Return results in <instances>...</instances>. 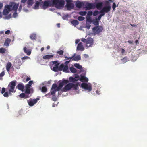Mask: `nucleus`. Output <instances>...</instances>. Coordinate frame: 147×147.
I'll list each match as a JSON object with an SVG mask.
<instances>
[{
    "instance_id": "nucleus-1",
    "label": "nucleus",
    "mask_w": 147,
    "mask_h": 147,
    "mask_svg": "<svg viewBox=\"0 0 147 147\" xmlns=\"http://www.w3.org/2000/svg\"><path fill=\"white\" fill-rule=\"evenodd\" d=\"M78 83H77L76 84H74L73 83H69L66 85L62 89L63 92H66L73 88L74 90H76L78 87Z\"/></svg>"
},
{
    "instance_id": "nucleus-2",
    "label": "nucleus",
    "mask_w": 147,
    "mask_h": 147,
    "mask_svg": "<svg viewBox=\"0 0 147 147\" xmlns=\"http://www.w3.org/2000/svg\"><path fill=\"white\" fill-rule=\"evenodd\" d=\"M81 41L86 43V47H92L94 44V40L91 37H88L87 39L82 38Z\"/></svg>"
},
{
    "instance_id": "nucleus-3",
    "label": "nucleus",
    "mask_w": 147,
    "mask_h": 147,
    "mask_svg": "<svg viewBox=\"0 0 147 147\" xmlns=\"http://www.w3.org/2000/svg\"><path fill=\"white\" fill-rule=\"evenodd\" d=\"M16 85V81H13L10 82L7 88H6L7 89H8L9 90V94H11V93H14L15 92L14 89Z\"/></svg>"
},
{
    "instance_id": "nucleus-4",
    "label": "nucleus",
    "mask_w": 147,
    "mask_h": 147,
    "mask_svg": "<svg viewBox=\"0 0 147 147\" xmlns=\"http://www.w3.org/2000/svg\"><path fill=\"white\" fill-rule=\"evenodd\" d=\"M54 2L53 5H55L57 8L59 9L63 8L65 3L64 1L63 0H56Z\"/></svg>"
},
{
    "instance_id": "nucleus-5",
    "label": "nucleus",
    "mask_w": 147,
    "mask_h": 147,
    "mask_svg": "<svg viewBox=\"0 0 147 147\" xmlns=\"http://www.w3.org/2000/svg\"><path fill=\"white\" fill-rule=\"evenodd\" d=\"M103 30V28L102 27L100 26H98L93 27L92 29V31L94 34H96L100 33L102 32Z\"/></svg>"
},
{
    "instance_id": "nucleus-6",
    "label": "nucleus",
    "mask_w": 147,
    "mask_h": 147,
    "mask_svg": "<svg viewBox=\"0 0 147 147\" xmlns=\"http://www.w3.org/2000/svg\"><path fill=\"white\" fill-rule=\"evenodd\" d=\"M60 63H58L55 65L53 69V70L55 72H57L58 71H63V64H61L59 66Z\"/></svg>"
},
{
    "instance_id": "nucleus-7",
    "label": "nucleus",
    "mask_w": 147,
    "mask_h": 147,
    "mask_svg": "<svg viewBox=\"0 0 147 147\" xmlns=\"http://www.w3.org/2000/svg\"><path fill=\"white\" fill-rule=\"evenodd\" d=\"M42 9H45L48 7H51L53 5L52 3L50 1H45L42 3Z\"/></svg>"
},
{
    "instance_id": "nucleus-8",
    "label": "nucleus",
    "mask_w": 147,
    "mask_h": 147,
    "mask_svg": "<svg viewBox=\"0 0 147 147\" xmlns=\"http://www.w3.org/2000/svg\"><path fill=\"white\" fill-rule=\"evenodd\" d=\"M68 82L69 81L68 80L65 79L63 80L59 84L57 90H59L64 85L67 84Z\"/></svg>"
},
{
    "instance_id": "nucleus-9",
    "label": "nucleus",
    "mask_w": 147,
    "mask_h": 147,
    "mask_svg": "<svg viewBox=\"0 0 147 147\" xmlns=\"http://www.w3.org/2000/svg\"><path fill=\"white\" fill-rule=\"evenodd\" d=\"M66 7L67 9L70 10L73 9L74 7V5L72 3V0H66Z\"/></svg>"
},
{
    "instance_id": "nucleus-10",
    "label": "nucleus",
    "mask_w": 147,
    "mask_h": 147,
    "mask_svg": "<svg viewBox=\"0 0 147 147\" xmlns=\"http://www.w3.org/2000/svg\"><path fill=\"white\" fill-rule=\"evenodd\" d=\"M70 60L67 61H66L63 64V71L66 73H68L69 72L68 71V64L70 62Z\"/></svg>"
},
{
    "instance_id": "nucleus-11",
    "label": "nucleus",
    "mask_w": 147,
    "mask_h": 147,
    "mask_svg": "<svg viewBox=\"0 0 147 147\" xmlns=\"http://www.w3.org/2000/svg\"><path fill=\"white\" fill-rule=\"evenodd\" d=\"M81 86L84 89L88 90L89 92L91 91L92 88L91 86L88 85V84L86 83H82L81 84Z\"/></svg>"
},
{
    "instance_id": "nucleus-12",
    "label": "nucleus",
    "mask_w": 147,
    "mask_h": 147,
    "mask_svg": "<svg viewBox=\"0 0 147 147\" xmlns=\"http://www.w3.org/2000/svg\"><path fill=\"white\" fill-rule=\"evenodd\" d=\"M33 89L31 88L30 87L28 86H25V92L26 94H29L30 93H33Z\"/></svg>"
},
{
    "instance_id": "nucleus-13",
    "label": "nucleus",
    "mask_w": 147,
    "mask_h": 147,
    "mask_svg": "<svg viewBox=\"0 0 147 147\" xmlns=\"http://www.w3.org/2000/svg\"><path fill=\"white\" fill-rule=\"evenodd\" d=\"M111 9V7L110 5L105 6H104L103 8L101 9V11L105 12L106 13H107L109 12Z\"/></svg>"
},
{
    "instance_id": "nucleus-14",
    "label": "nucleus",
    "mask_w": 147,
    "mask_h": 147,
    "mask_svg": "<svg viewBox=\"0 0 147 147\" xmlns=\"http://www.w3.org/2000/svg\"><path fill=\"white\" fill-rule=\"evenodd\" d=\"M39 100V98H36L35 99H33L30 101H28V103L30 106H33L34 104L36 103Z\"/></svg>"
},
{
    "instance_id": "nucleus-15",
    "label": "nucleus",
    "mask_w": 147,
    "mask_h": 147,
    "mask_svg": "<svg viewBox=\"0 0 147 147\" xmlns=\"http://www.w3.org/2000/svg\"><path fill=\"white\" fill-rule=\"evenodd\" d=\"M43 1L42 0H39V1H37L35 4L34 6V8L35 9H39V5H42Z\"/></svg>"
},
{
    "instance_id": "nucleus-16",
    "label": "nucleus",
    "mask_w": 147,
    "mask_h": 147,
    "mask_svg": "<svg viewBox=\"0 0 147 147\" xmlns=\"http://www.w3.org/2000/svg\"><path fill=\"white\" fill-rule=\"evenodd\" d=\"M84 49V48L83 46L82 42H80L78 44L77 48V50L83 51Z\"/></svg>"
},
{
    "instance_id": "nucleus-17",
    "label": "nucleus",
    "mask_w": 147,
    "mask_h": 147,
    "mask_svg": "<svg viewBox=\"0 0 147 147\" xmlns=\"http://www.w3.org/2000/svg\"><path fill=\"white\" fill-rule=\"evenodd\" d=\"M13 67L12 66V64L10 62H8L7 64L6 65V69L7 71L9 73L11 68Z\"/></svg>"
},
{
    "instance_id": "nucleus-18",
    "label": "nucleus",
    "mask_w": 147,
    "mask_h": 147,
    "mask_svg": "<svg viewBox=\"0 0 147 147\" xmlns=\"http://www.w3.org/2000/svg\"><path fill=\"white\" fill-rule=\"evenodd\" d=\"M80 80L82 82H88V79L84 76L81 75V77L80 78Z\"/></svg>"
},
{
    "instance_id": "nucleus-19",
    "label": "nucleus",
    "mask_w": 147,
    "mask_h": 147,
    "mask_svg": "<svg viewBox=\"0 0 147 147\" xmlns=\"http://www.w3.org/2000/svg\"><path fill=\"white\" fill-rule=\"evenodd\" d=\"M17 88L20 90L23 91L24 88V85L22 83H19L17 86Z\"/></svg>"
},
{
    "instance_id": "nucleus-20",
    "label": "nucleus",
    "mask_w": 147,
    "mask_h": 147,
    "mask_svg": "<svg viewBox=\"0 0 147 147\" xmlns=\"http://www.w3.org/2000/svg\"><path fill=\"white\" fill-rule=\"evenodd\" d=\"M83 5V3L82 2H80L79 1H77L76 3V6L78 8H81Z\"/></svg>"
},
{
    "instance_id": "nucleus-21",
    "label": "nucleus",
    "mask_w": 147,
    "mask_h": 147,
    "mask_svg": "<svg viewBox=\"0 0 147 147\" xmlns=\"http://www.w3.org/2000/svg\"><path fill=\"white\" fill-rule=\"evenodd\" d=\"M92 4L89 3H87L85 5V7L88 10L92 9Z\"/></svg>"
},
{
    "instance_id": "nucleus-22",
    "label": "nucleus",
    "mask_w": 147,
    "mask_h": 147,
    "mask_svg": "<svg viewBox=\"0 0 147 147\" xmlns=\"http://www.w3.org/2000/svg\"><path fill=\"white\" fill-rule=\"evenodd\" d=\"M24 51V52L27 54V55H29L31 53V51L29 49H27V48L26 47H24L23 49Z\"/></svg>"
},
{
    "instance_id": "nucleus-23",
    "label": "nucleus",
    "mask_w": 147,
    "mask_h": 147,
    "mask_svg": "<svg viewBox=\"0 0 147 147\" xmlns=\"http://www.w3.org/2000/svg\"><path fill=\"white\" fill-rule=\"evenodd\" d=\"M102 2H99L96 4V7L98 10L101 9L102 6Z\"/></svg>"
},
{
    "instance_id": "nucleus-24",
    "label": "nucleus",
    "mask_w": 147,
    "mask_h": 147,
    "mask_svg": "<svg viewBox=\"0 0 147 147\" xmlns=\"http://www.w3.org/2000/svg\"><path fill=\"white\" fill-rule=\"evenodd\" d=\"M30 38L32 40H36V34L35 33L31 34L30 35Z\"/></svg>"
},
{
    "instance_id": "nucleus-25",
    "label": "nucleus",
    "mask_w": 147,
    "mask_h": 147,
    "mask_svg": "<svg viewBox=\"0 0 147 147\" xmlns=\"http://www.w3.org/2000/svg\"><path fill=\"white\" fill-rule=\"evenodd\" d=\"M11 42V40L9 38L6 39L5 42L4 43V45L6 46H8Z\"/></svg>"
},
{
    "instance_id": "nucleus-26",
    "label": "nucleus",
    "mask_w": 147,
    "mask_h": 147,
    "mask_svg": "<svg viewBox=\"0 0 147 147\" xmlns=\"http://www.w3.org/2000/svg\"><path fill=\"white\" fill-rule=\"evenodd\" d=\"M53 55H47L43 57V59H48L52 58Z\"/></svg>"
},
{
    "instance_id": "nucleus-27",
    "label": "nucleus",
    "mask_w": 147,
    "mask_h": 147,
    "mask_svg": "<svg viewBox=\"0 0 147 147\" xmlns=\"http://www.w3.org/2000/svg\"><path fill=\"white\" fill-rule=\"evenodd\" d=\"M81 59V58L80 55H78L75 57H74L72 59V60L78 61L79 60H80Z\"/></svg>"
},
{
    "instance_id": "nucleus-28",
    "label": "nucleus",
    "mask_w": 147,
    "mask_h": 147,
    "mask_svg": "<svg viewBox=\"0 0 147 147\" xmlns=\"http://www.w3.org/2000/svg\"><path fill=\"white\" fill-rule=\"evenodd\" d=\"M71 24L75 26L79 24V22L76 20H74L71 21Z\"/></svg>"
},
{
    "instance_id": "nucleus-29",
    "label": "nucleus",
    "mask_w": 147,
    "mask_h": 147,
    "mask_svg": "<svg viewBox=\"0 0 147 147\" xmlns=\"http://www.w3.org/2000/svg\"><path fill=\"white\" fill-rule=\"evenodd\" d=\"M7 52V50L4 47L0 48V53L1 54H4L6 52Z\"/></svg>"
},
{
    "instance_id": "nucleus-30",
    "label": "nucleus",
    "mask_w": 147,
    "mask_h": 147,
    "mask_svg": "<svg viewBox=\"0 0 147 147\" xmlns=\"http://www.w3.org/2000/svg\"><path fill=\"white\" fill-rule=\"evenodd\" d=\"M19 6L18 4H15L12 8V10L16 11Z\"/></svg>"
},
{
    "instance_id": "nucleus-31",
    "label": "nucleus",
    "mask_w": 147,
    "mask_h": 147,
    "mask_svg": "<svg viewBox=\"0 0 147 147\" xmlns=\"http://www.w3.org/2000/svg\"><path fill=\"white\" fill-rule=\"evenodd\" d=\"M70 70L71 72L72 73H75L76 72L77 70L73 67H71L70 68Z\"/></svg>"
},
{
    "instance_id": "nucleus-32",
    "label": "nucleus",
    "mask_w": 147,
    "mask_h": 147,
    "mask_svg": "<svg viewBox=\"0 0 147 147\" xmlns=\"http://www.w3.org/2000/svg\"><path fill=\"white\" fill-rule=\"evenodd\" d=\"M47 87L45 86L42 87L41 89L42 92L45 93L47 91Z\"/></svg>"
},
{
    "instance_id": "nucleus-33",
    "label": "nucleus",
    "mask_w": 147,
    "mask_h": 147,
    "mask_svg": "<svg viewBox=\"0 0 147 147\" xmlns=\"http://www.w3.org/2000/svg\"><path fill=\"white\" fill-rule=\"evenodd\" d=\"M69 80L70 82H73L77 81L78 80V79L77 80L72 77H70L69 78Z\"/></svg>"
},
{
    "instance_id": "nucleus-34",
    "label": "nucleus",
    "mask_w": 147,
    "mask_h": 147,
    "mask_svg": "<svg viewBox=\"0 0 147 147\" xmlns=\"http://www.w3.org/2000/svg\"><path fill=\"white\" fill-rule=\"evenodd\" d=\"M74 66L76 68L79 69H82V66L81 65H80L79 64H75L74 65Z\"/></svg>"
},
{
    "instance_id": "nucleus-35",
    "label": "nucleus",
    "mask_w": 147,
    "mask_h": 147,
    "mask_svg": "<svg viewBox=\"0 0 147 147\" xmlns=\"http://www.w3.org/2000/svg\"><path fill=\"white\" fill-rule=\"evenodd\" d=\"M27 3L28 6H31L33 3V1L32 0H28Z\"/></svg>"
},
{
    "instance_id": "nucleus-36",
    "label": "nucleus",
    "mask_w": 147,
    "mask_h": 147,
    "mask_svg": "<svg viewBox=\"0 0 147 147\" xmlns=\"http://www.w3.org/2000/svg\"><path fill=\"white\" fill-rule=\"evenodd\" d=\"M91 23L88 22H86V27L88 29H89L91 26L90 25Z\"/></svg>"
},
{
    "instance_id": "nucleus-37",
    "label": "nucleus",
    "mask_w": 147,
    "mask_h": 147,
    "mask_svg": "<svg viewBox=\"0 0 147 147\" xmlns=\"http://www.w3.org/2000/svg\"><path fill=\"white\" fill-rule=\"evenodd\" d=\"M12 6L11 5H7L5 6V9H7L8 11H11V9L12 8Z\"/></svg>"
},
{
    "instance_id": "nucleus-38",
    "label": "nucleus",
    "mask_w": 147,
    "mask_h": 147,
    "mask_svg": "<svg viewBox=\"0 0 147 147\" xmlns=\"http://www.w3.org/2000/svg\"><path fill=\"white\" fill-rule=\"evenodd\" d=\"M57 87H58L57 85L56 84L54 83L52 85L51 90H56Z\"/></svg>"
},
{
    "instance_id": "nucleus-39",
    "label": "nucleus",
    "mask_w": 147,
    "mask_h": 147,
    "mask_svg": "<svg viewBox=\"0 0 147 147\" xmlns=\"http://www.w3.org/2000/svg\"><path fill=\"white\" fill-rule=\"evenodd\" d=\"M9 11L7 9H4L3 12V13L4 15H7L9 13Z\"/></svg>"
},
{
    "instance_id": "nucleus-40",
    "label": "nucleus",
    "mask_w": 147,
    "mask_h": 147,
    "mask_svg": "<svg viewBox=\"0 0 147 147\" xmlns=\"http://www.w3.org/2000/svg\"><path fill=\"white\" fill-rule=\"evenodd\" d=\"M93 23L95 25L97 26L99 24V22L97 19H96L93 21Z\"/></svg>"
},
{
    "instance_id": "nucleus-41",
    "label": "nucleus",
    "mask_w": 147,
    "mask_h": 147,
    "mask_svg": "<svg viewBox=\"0 0 147 147\" xmlns=\"http://www.w3.org/2000/svg\"><path fill=\"white\" fill-rule=\"evenodd\" d=\"M87 13L86 11H81L79 12V14L81 16H85Z\"/></svg>"
},
{
    "instance_id": "nucleus-42",
    "label": "nucleus",
    "mask_w": 147,
    "mask_h": 147,
    "mask_svg": "<svg viewBox=\"0 0 147 147\" xmlns=\"http://www.w3.org/2000/svg\"><path fill=\"white\" fill-rule=\"evenodd\" d=\"M121 61H122L123 63H125L127 61V57H125L122 59Z\"/></svg>"
},
{
    "instance_id": "nucleus-43",
    "label": "nucleus",
    "mask_w": 147,
    "mask_h": 147,
    "mask_svg": "<svg viewBox=\"0 0 147 147\" xmlns=\"http://www.w3.org/2000/svg\"><path fill=\"white\" fill-rule=\"evenodd\" d=\"M86 21L89 22L90 23H91L92 22V20L91 17L90 16L87 17H86Z\"/></svg>"
},
{
    "instance_id": "nucleus-44",
    "label": "nucleus",
    "mask_w": 147,
    "mask_h": 147,
    "mask_svg": "<svg viewBox=\"0 0 147 147\" xmlns=\"http://www.w3.org/2000/svg\"><path fill=\"white\" fill-rule=\"evenodd\" d=\"M5 75V72L4 71H3L0 74V80L2 79L1 78Z\"/></svg>"
},
{
    "instance_id": "nucleus-45",
    "label": "nucleus",
    "mask_w": 147,
    "mask_h": 147,
    "mask_svg": "<svg viewBox=\"0 0 147 147\" xmlns=\"http://www.w3.org/2000/svg\"><path fill=\"white\" fill-rule=\"evenodd\" d=\"M85 19V18L84 17H83L82 16H79L78 18V19L79 21H83Z\"/></svg>"
},
{
    "instance_id": "nucleus-46",
    "label": "nucleus",
    "mask_w": 147,
    "mask_h": 147,
    "mask_svg": "<svg viewBox=\"0 0 147 147\" xmlns=\"http://www.w3.org/2000/svg\"><path fill=\"white\" fill-rule=\"evenodd\" d=\"M19 97L21 98H24L26 96V95L24 93H22L19 95Z\"/></svg>"
},
{
    "instance_id": "nucleus-47",
    "label": "nucleus",
    "mask_w": 147,
    "mask_h": 147,
    "mask_svg": "<svg viewBox=\"0 0 147 147\" xmlns=\"http://www.w3.org/2000/svg\"><path fill=\"white\" fill-rule=\"evenodd\" d=\"M33 81H30L29 82L28 84L26 85V86L30 87Z\"/></svg>"
},
{
    "instance_id": "nucleus-48",
    "label": "nucleus",
    "mask_w": 147,
    "mask_h": 147,
    "mask_svg": "<svg viewBox=\"0 0 147 147\" xmlns=\"http://www.w3.org/2000/svg\"><path fill=\"white\" fill-rule=\"evenodd\" d=\"M57 88H56V90H53L51 92V94L52 95H53L55 93V92H56L57 91H59V90H57Z\"/></svg>"
},
{
    "instance_id": "nucleus-49",
    "label": "nucleus",
    "mask_w": 147,
    "mask_h": 147,
    "mask_svg": "<svg viewBox=\"0 0 147 147\" xmlns=\"http://www.w3.org/2000/svg\"><path fill=\"white\" fill-rule=\"evenodd\" d=\"M99 13L98 11L96 10L93 13V15L94 16H96Z\"/></svg>"
},
{
    "instance_id": "nucleus-50",
    "label": "nucleus",
    "mask_w": 147,
    "mask_h": 147,
    "mask_svg": "<svg viewBox=\"0 0 147 147\" xmlns=\"http://www.w3.org/2000/svg\"><path fill=\"white\" fill-rule=\"evenodd\" d=\"M52 99L54 101H56L57 100L56 96L54 95L52 96Z\"/></svg>"
},
{
    "instance_id": "nucleus-51",
    "label": "nucleus",
    "mask_w": 147,
    "mask_h": 147,
    "mask_svg": "<svg viewBox=\"0 0 147 147\" xmlns=\"http://www.w3.org/2000/svg\"><path fill=\"white\" fill-rule=\"evenodd\" d=\"M57 52L59 55H61L63 54L64 52L63 50H61L60 51H58Z\"/></svg>"
},
{
    "instance_id": "nucleus-52",
    "label": "nucleus",
    "mask_w": 147,
    "mask_h": 147,
    "mask_svg": "<svg viewBox=\"0 0 147 147\" xmlns=\"http://www.w3.org/2000/svg\"><path fill=\"white\" fill-rule=\"evenodd\" d=\"M116 4L115 3H113L112 5V8L113 9V11H114L116 8Z\"/></svg>"
},
{
    "instance_id": "nucleus-53",
    "label": "nucleus",
    "mask_w": 147,
    "mask_h": 147,
    "mask_svg": "<svg viewBox=\"0 0 147 147\" xmlns=\"http://www.w3.org/2000/svg\"><path fill=\"white\" fill-rule=\"evenodd\" d=\"M3 96L5 97H8L9 96V95L8 92H5L3 94Z\"/></svg>"
},
{
    "instance_id": "nucleus-54",
    "label": "nucleus",
    "mask_w": 147,
    "mask_h": 147,
    "mask_svg": "<svg viewBox=\"0 0 147 147\" xmlns=\"http://www.w3.org/2000/svg\"><path fill=\"white\" fill-rule=\"evenodd\" d=\"M93 14V12L91 11H89L88 12V15L89 16H91Z\"/></svg>"
},
{
    "instance_id": "nucleus-55",
    "label": "nucleus",
    "mask_w": 147,
    "mask_h": 147,
    "mask_svg": "<svg viewBox=\"0 0 147 147\" xmlns=\"http://www.w3.org/2000/svg\"><path fill=\"white\" fill-rule=\"evenodd\" d=\"M100 13H101L100 15L102 17V16H103L105 15V13H106L105 12L101 11V10L100 11Z\"/></svg>"
},
{
    "instance_id": "nucleus-56",
    "label": "nucleus",
    "mask_w": 147,
    "mask_h": 147,
    "mask_svg": "<svg viewBox=\"0 0 147 147\" xmlns=\"http://www.w3.org/2000/svg\"><path fill=\"white\" fill-rule=\"evenodd\" d=\"M5 88H4L3 87L2 88V90H1V93L2 94H3L5 93Z\"/></svg>"
},
{
    "instance_id": "nucleus-57",
    "label": "nucleus",
    "mask_w": 147,
    "mask_h": 147,
    "mask_svg": "<svg viewBox=\"0 0 147 147\" xmlns=\"http://www.w3.org/2000/svg\"><path fill=\"white\" fill-rule=\"evenodd\" d=\"M5 33L6 34H9L10 33V31L9 30H7L5 32Z\"/></svg>"
},
{
    "instance_id": "nucleus-58",
    "label": "nucleus",
    "mask_w": 147,
    "mask_h": 147,
    "mask_svg": "<svg viewBox=\"0 0 147 147\" xmlns=\"http://www.w3.org/2000/svg\"><path fill=\"white\" fill-rule=\"evenodd\" d=\"M75 55H76V54H74V55L71 57H69V58L68 59V60H69V59H72L75 56Z\"/></svg>"
},
{
    "instance_id": "nucleus-59",
    "label": "nucleus",
    "mask_w": 147,
    "mask_h": 147,
    "mask_svg": "<svg viewBox=\"0 0 147 147\" xmlns=\"http://www.w3.org/2000/svg\"><path fill=\"white\" fill-rule=\"evenodd\" d=\"M17 16V14L16 12H15L13 14V16L14 17H16Z\"/></svg>"
},
{
    "instance_id": "nucleus-60",
    "label": "nucleus",
    "mask_w": 147,
    "mask_h": 147,
    "mask_svg": "<svg viewBox=\"0 0 147 147\" xmlns=\"http://www.w3.org/2000/svg\"><path fill=\"white\" fill-rule=\"evenodd\" d=\"M52 63H53V65H55L56 64H58V63H58L57 61H53L52 62Z\"/></svg>"
},
{
    "instance_id": "nucleus-61",
    "label": "nucleus",
    "mask_w": 147,
    "mask_h": 147,
    "mask_svg": "<svg viewBox=\"0 0 147 147\" xmlns=\"http://www.w3.org/2000/svg\"><path fill=\"white\" fill-rule=\"evenodd\" d=\"M101 17L102 16L100 15L98 17V18L96 19H97V20H100L101 18Z\"/></svg>"
},
{
    "instance_id": "nucleus-62",
    "label": "nucleus",
    "mask_w": 147,
    "mask_h": 147,
    "mask_svg": "<svg viewBox=\"0 0 147 147\" xmlns=\"http://www.w3.org/2000/svg\"><path fill=\"white\" fill-rule=\"evenodd\" d=\"M29 57H28V56H25L24 57H23L22 58V60H24V59H26L27 58H28Z\"/></svg>"
},
{
    "instance_id": "nucleus-63",
    "label": "nucleus",
    "mask_w": 147,
    "mask_h": 147,
    "mask_svg": "<svg viewBox=\"0 0 147 147\" xmlns=\"http://www.w3.org/2000/svg\"><path fill=\"white\" fill-rule=\"evenodd\" d=\"M45 96L46 97H48V98H49L50 96V94L49 93L46 95H45Z\"/></svg>"
},
{
    "instance_id": "nucleus-64",
    "label": "nucleus",
    "mask_w": 147,
    "mask_h": 147,
    "mask_svg": "<svg viewBox=\"0 0 147 147\" xmlns=\"http://www.w3.org/2000/svg\"><path fill=\"white\" fill-rule=\"evenodd\" d=\"M11 14H9V15H8L7 16V18L8 19H9L10 18H11Z\"/></svg>"
}]
</instances>
